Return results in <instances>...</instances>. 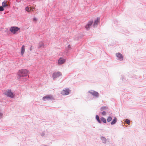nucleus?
I'll list each match as a JSON object with an SVG mask.
<instances>
[{"mask_svg":"<svg viewBox=\"0 0 146 146\" xmlns=\"http://www.w3.org/2000/svg\"><path fill=\"white\" fill-rule=\"evenodd\" d=\"M42 99L44 101H49L54 100L53 96L51 95H46L43 97Z\"/></svg>","mask_w":146,"mask_h":146,"instance_id":"obj_2","label":"nucleus"},{"mask_svg":"<svg viewBox=\"0 0 146 146\" xmlns=\"http://www.w3.org/2000/svg\"><path fill=\"white\" fill-rule=\"evenodd\" d=\"M7 2L4 1L2 3V6L4 7L8 6V5L7 4Z\"/></svg>","mask_w":146,"mask_h":146,"instance_id":"obj_13","label":"nucleus"},{"mask_svg":"<svg viewBox=\"0 0 146 146\" xmlns=\"http://www.w3.org/2000/svg\"><path fill=\"white\" fill-rule=\"evenodd\" d=\"M101 109L102 110H105L106 109V107L105 106H104L101 108Z\"/></svg>","mask_w":146,"mask_h":146,"instance_id":"obj_22","label":"nucleus"},{"mask_svg":"<svg viewBox=\"0 0 146 146\" xmlns=\"http://www.w3.org/2000/svg\"><path fill=\"white\" fill-rule=\"evenodd\" d=\"M4 94L7 96L13 98L14 97L13 93L11 92V90H8L6 91L4 93Z\"/></svg>","mask_w":146,"mask_h":146,"instance_id":"obj_4","label":"nucleus"},{"mask_svg":"<svg viewBox=\"0 0 146 146\" xmlns=\"http://www.w3.org/2000/svg\"><path fill=\"white\" fill-rule=\"evenodd\" d=\"M62 74L60 72H55L53 73L52 76L53 79H55L60 76H62Z\"/></svg>","mask_w":146,"mask_h":146,"instance_id":"obj_3","label":"nucleus"},{"mask_svg":"<svg viewBox=\"0 0 146 146\" xmlns=\"http://www.w3.org/2000/svg\"><path fill=\"white\" fill-rule=\"evenodd\" d=\"M43 44L42 43V44L41 45H40L39 46V48H40V47H43Z\"/></svg>","mask_w":146,"mask_h":146,"instance_id":"obj_24","label":"nucleus"},{"mask_svg":"<svg viewBox=\"0 0 146 146\" xmlns=\"http://www.w3.org/2000/svg\"><path fill=\"white\" fill-rule=\"evenodd\" d=\"M28 73V71L26 69H22L20 70L18 72V75L20 77L27 76Z\"/></svg>","mask_w":146,"mask_h":146,"instance_id":"obj_1","label":"nucleus"},{"mask_svg":"<svg viewBox=\"0 0 146 146\" xmlns=\"http://www.w3.org/2000/svg\"><path fill=\"white\" fill-rule=\"evenodd\" d=\"M65 60L62 58H60L58 60V64H62L64 63L65 62Z\"/></svg>","mask_w":146,"mask_h":146,"instance_id":"obj_9","label":"nucleus"},{"mask_svg":"<svg viewBox=\"0 0 146 146\" xmlns=\"http://www.w3.org/2000/svg\"><path fill=\"white\" fill-rule=\"evenodd\" d=\"M25 52V46L24 45L22 46L21 49V54L23 56Z\"/></svg>","mask_w":146,"mask_h":146,"instance_id":"obj_12","label":"nucleus"},{"mask_svg":"<svg viewBox=\"0 0 146 146\" xmlns=\"http://www.w3.org/2000/svg\"><path fill=\"white\" fill-rule=\"evenodd\" d=\"M96 118L97 120L98 121V122L99 123H101V121L99 119V116L98 115H96Z\"/></svg>","mask_w":146,"mask_h":146,"instance_id":"obj_16","label":"nucleus"},{"mask_svg":"<svg viewBox=\"0 0 146 146\" xmlns=\"http://www.w3.org/2000/svg\"><path fill=\"white\" fill-rule=\"evenodd\" d=\"M116 56L120 60L123 59V56L122 54L119 53H118L116 54Z\"/></svg>","mask_w":146,"mask_h":146,"instance_id":"obj_11","label":"nucleus"},{"mask_svg":"<svg viewBox=\"0 0 146 146\" xmlns=\"http://www.w3.org/2000/svg\"><path fill=\"white\" fill-rule=\"evenodd\" d=\"M89 93H90L94 96H95L96 97H98L99 96V94L96 91H89Z\"/></svg>","mask_w":146,"mask_h":146,"instance_id":"obj_8","label":"nucleus"},{"mask_svg":"<svg viewBox=\"0 0 146 146\" xmlns=\"http://www.w3.org/2000/svg\"><path fill=\"white\" fill-rule=\"evenodd\" d=\"M112 119V118L110 117H109L107 119V121L108 122L110 121Z\"/></svg>","mask_w":146,"mask_h":146,"instance_id":"obj_19","label":"nucleus"},{"mask_svg":"<svg viewBox=\"0 0 146 146\" xmlns=\"http://www.w3.org/2000/svg\"><path fill=\"white\" fill-rule=\"evenodd\" d=\"M68 48H70V45H68Z\"/></svg>","mask_w":146,"mask_h":146,"instance_id":"obj_27","label":"nucleus"},{"mask_svg":"<svg viewBox=\"0 0 146 146\" xmlns=\"http://www.w3.org/2000/svg\"><path fill=\"white\" fill-rule=\"evenodd\" d=\"M93 22V21H89L85 26V28L87 30H88L90 27Z\"/></svg>","mask_w":146,"mask_h":146,"instance_id":"obj_6","label":"nucleus"},{"mask_svg":"<svg viewBox=\"0 0 146 146\" xmlns=\"http://www.w3.org/2000/svg\"><path fill=\"white\" fill-rule=\"evenodd\" d=\"M2 114L1 113H0V117L1 116H2Z\"/></svg>","mask_w":146,"mask_h":146,"instance_id":"obj_26","label":"nucleus"},{"mask_svg":"<svg viewBox=\"0 0 146 146\" xmlns=\"http://www.w3.org/2000/svg\"><path fill=\"white\" fill-rule=\"evenodd\" d=\"M101 120L102 121H103L104 123H106V119L103 117H102L101 118Z\"/></svg>","mask_w":146,"mask_h":146,"instance_id":"obj_18","label":"nucleus"},{"mask_svg":"<svg viewBox=\"0 0 146 146\" xmlns=\"http://www.w3.org/2000/svg\"><path fill=\"white\" fill-rule=\"evenodd\" d=\"M117 119L116 117H115L113 119L112 121L111 122V125H113L117 121Z\"/></svg>","mask_w":146,"mask_h":146,"instance_id":"obj_15","label":"nucleus"},{"mask_svg":"<svg viewBox=\"0 0 146 146\" xmlns=\"http://www.w3.org/2000/svg\"><path fill=\"white\" fill-rule=\"evenodd\" d=\"M99 20L100 19L98 18L97 20L94 21V24L93 25L94 27H95V25H97L98 24Z\"/></svg>","mask_w":146,"mask_h":146,"instance_id":"obj_14","label":"nucleus"},{"mask_svg":"<svg viewBox=\"0 0 146 146\" xmlns=\"http://www.w3.org/2000/svg\"><path fill=\"white\" fill-rule=\"evenodd\" d=\"M3 7V6H0V11H2L4 10Z\"/></svg>","mask_w":146,"mask_h":146,"instance_id":"obj_20","label":"nucleus"},{"mask_svg":"<svg viewBox=\"0 0 146 146\" xmlns=\"http://www.w3.org/2000/svg\"><path fill=\"white\" fill-rule=\"evenodd\" d=\"M69 90L68 89H65L62 91L61 94L62 95H68L69 94Z\"/></svg>","mask_w":146,"mask_h":146,"instance_id":"obj_7","label":"nucleus"},{"mask_svg":"<svg viewBox=\"0 0 146 146\" xmlns=\"http://www.w3.org/2000/svg\"><path fill=\"white\" fill-rule=\"evenodd\" d=\"M102 114L103 115H105L106 114V113L105 111H104L102 113Z\"/></svg>","mask_w":146,"mask_h":146,"instance_id":"obj_23","label":"nucleus"},{"mask_svg":"<svg viewBox=\"0 0 146 146\" xmlns=\"http://www.w3.org/2000/svg\"><path fill=\"white\" fill-rule=\"evenodd\" d=\"M33 19L34 21H37V19L36 18H33Z\"/></svg>","mask_w":146,"mask_h":146,"instance_id":"obj_25","label":"nucleus"},{"mask_svg":"<svg viewBox=\"0 0 146 146\" xmlns=\"http://www.w3.org/2000/svg\"><path fill=\"white\" fill-rule=\"evenodd\" d=\"M35 8L33 7H31L30 8L28 7L25 8V10L26 11L29 12H31L32 11H33Z\"/></svg>","mask_w":146,"mask_h":146,"instance_id":"obj_10","label":"nucleus"},{"mask_svg":"<svg viewBox=\"0 0 146 146\" xmlns=\"http://www.w3.org/2000/svg\"><path fill=\"white\" fill-rule=\"evenodd\" d=\"M101 139H102L104 143H105L106 141V139L104 137H101Z\"/></svg>","mask_w":146,"mask_h":146,"instance_id":"obj_17","label":"nucleus"},{"mask_svg":"<svg viewBox=\"0 0 146 146\" xmlns=\"http://www.w3.org/2000/svg\"><path fill=\"white\" fill-rule=\"evenodd\" d=\"M127 124H129L130 123V121L129 120L126 119V121H125Z\"/></svg>","mask_w":146,"mask_h":146,"instance_id":"obj_21","label":"nucleus"},{"mask_svg":"<svg viewBox=\"0 0 146 146\" xmlns=\"http://www.w3.org/2000/svg\"><path fill=\"white\" fill-rule=\"evenodd\" d=\"M19 30V28L17 27H12L10 29V31L13 33L15 34Z\"/></svg>","mask_w":146,"mask_h":146,"instance_id":"obj_5","label":"nucleus"}]
</instances>
